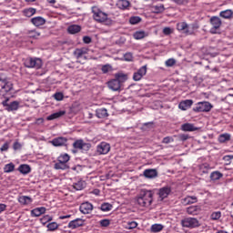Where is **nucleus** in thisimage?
<instances>
[{
    "mask_svg": "<svg viewBox=\"0 0 233 233\" xmlns=\"http://www.w3.org/2000/svg\"><path fill=\"white\" fill-rule=\"evenodd\" d=\"M135 202L140 208H148L154 203V193L152 190L141 189L135 198Z\"/></svg>",
    "mask_w": 233,
    "mask_h": 233,
    "instance_id": "f257e3e1",
    "label": "nucleus"
},
{
    "mask_svg": "<svg viewBox=\"0 0 233 233\" xmlns=\"http://www.w3.org/2000/svg\"><path fill=\"white\" fill-rule=\"evenodd\" d=\"M92 13L93 18L96 23H101L102 25H106V26H110L114 23V21L108 17V15L101 11L97 6L92 7Z\"/></svg>",
    "mask_w": 233,
    "mask_h": 233,
    "instance_id": "f03ea898",
    "label": "nucleus"
},
{
    "mask_svg": "<svg viewBox=\"0 0 233 233\" xmlns=\"http://www.w3.org/2000/svg\"><path fill=\"white\" fill-rule=\"evenodd\" d=\"M177 29L178 32L186 34V35H192L195 34L196 30H198V26L196 25H188L186 22H179L177 24Z\"/></svg>",
    "mask_w": 233,
    "mask_h": 233,
    "instance_id": "7ed1b4c3",
    "label": "nucleus"
},
{
    "mask_svg": "<svg viewBox=\"0 0 233 233\" xmlns=\"http://www.w3.org/2000/svg\"><path fill=\"white\" fill-rule=\"evenodd\" d=\"M181 225L185 228H197V227H199V220L195 218H186L181 220Z\"/></svg>",
    "mask_w": 233,
    "mask_h": 233,
    "instance_id": "20e7f679",
    "label": "nucleus"
},
{
    "mask_svg": "<svg viewBox=\"0 0 233 233\" xmlns=\"http://www.w3.org/2000/svg\"><path fill=\"white\" fill-rule=\"evenodd\" d=\"M214 108V106L210 102H198L194 108L195 112H210Z\"/></svg>",
    "mask_w": 233,
    "mask_h": 233,
    "instance_id": "39448f33",
    "label": "nucleus"
},
{
    "mask_svg": "<svg viewBox=\"0 0 233 233\" xmlns=\"http://www.w3.org/2000/svg\"><path fill=\"white\" fill-rule=\"evenodd\" d=\"M43 65L40 58H26L25 61V66L27 68H36L39 69Z\"/></svg>",
    "mask_w": 233,
    "mask_h": 233,
    "instance_id": "423d86ee",
    "label": "nucleus"
},
{
    "mask_svg": "<svg viewBox=\"0 0 233 233\" xmlns=\"http://www.w3.org/2000/svg\"><path fill=\"white\" fill-rule=\"evenodd\" d=\"M210 23L212 25V27L210 29V33L211 34H218V30H219V28H221V18L218 17V16H212L210 18Z\"/></svg>",
    "mask_w": 233,
    "mask_h": 233,
    "instance_id": "0eeeda50",
    "label": "nucleus"
},
{
    "mask_svg": "<svg viewBox=\"0 0 233 233\" xmlns=\"http://www.w3.org/2000/svg\"><path fill=\"white\" fill-rule=\"evenodd\" d=\"M110 152V144L106 142H101L96 146V153L99 156H105Z\"/></svg>",
    "mask_w": 233,
    "mask_h": 233,
    "instance_id": "6e6552de",
    "label": "nucleus"
},
{
    "mask_svg": "<svg viewBox=\"0 0 233 233\" xmlns=\"http://www.w3.org/2000/svg\"><path fill=\"white\" fill-rule=\"evenodd\" d=\"M12 90V84L6 82V79H2L0 77V94H6Z\"/></svg>",
    "mask_w": 233,
    "mask_h": 233,
    "instance_id": "1a4fd4ad",
    "label": "nucleus"
},
{
    "mask_svg": "<svg viewBox=\"0 0 233 233\" xmlns=\"http://www.w3.org/2000/svg\"><path fill=\"white\" fill-rule=\"evenodd\" d=\"M79 210L82 214H91L94 210V205L90 202H84L80 205Z\"/></svg>",
    "mask_w": 233,
    "mask_h": 233,
    "instance_id": "9d476101",
    "label": "nucleus"
},
{
    "mask_svg": "<svg viewBox=\"0 0 233 233\" xmlns=\"http://www.w3.org/2000/svg\"><path fill=\"white\" fill-rule=\"evenodd\" d=\"M143 76H147V66H143L133 75L134 81H141Z\"/></svg>",
    "mask_w": 233,
    "mask_h": 233,
    "instance_id": "9b49d317",
    "label": "nucleus"
},
{
    "mask_svg": "<svg viewBox=\"0 0 233 233\" xmlns=\"http://www.w3.org/2000/svg\"><path fill=\"white\" fill-rule=\"evenodd\" d=\"M83 225H85V220L82 218H76L74 220H71L67 227L68 228H71L72 230L76 229V228H79V227H83Z\"/></svg>",
    "mask_w": 233,
    "mask_h": 233,
    "instance_id": "f8f14e48",
    "label": "nucleus"
},
{
    "mask_svg": "<svg viewBox=\"0 0 233 233\" xmlns=\"http://www.w3.org/2000/svg\"><path fill=\"white\" fill-rule=\"evenodd\" d=\"M73 147L74 148H77L78 150H83V148L86 150L90 149V144L85 143V141H83L82 139L76 140L73 143Z\"/></svg>",
    "mask_w": 233,
    "mask_h": 233,
    "instance_id": "ddd939ff",
    "label": "nucleus"
},
{
    "mask_svg": "<svg viewBox=\"0 0 233 233\" xmlns=\"http://www.w3.org/2000/svg\"><path fill=\"white\" fill-rule=\"evenodd\" d=\"M186 212L189 214V216H198V214H201V206H190L187 208Z\"/></svg>",
    "mask_w": 233,
    "mask_h": 233,
    "instance_id": "4468645a",
    "label": "nucleus"
},
{
    "mask_svg": "<svg viewBox=\"0 0 233 233\" xmlns=\"http://www.w3.org/2000/svg\"><path fill=\"white\" fill-rule=\"evenodd\" d=\"M66 141H68L66 137H59L54 138L51 141V144L53 147H65V145H66Z\"/></svg>",
    "mask_w": 233,
    "mask_h": 233,
    "instance_id": "2eb2a0df",
    "label": "nucleus"
},
{
    "mask_svg": "<svg viewBox=\"0 0 233 233\" xmlns=\"http://www.w3.org/2000/svg\"><path fill=\"white\" fill-rule=\"evenodd\" d=\"M107 86L108 88H110V90H113L114 92H117V90H121V85L119 84V81L116 80V78L113 80H110L107 83Z\"/></svg>",
    "mask_w": 233,
    "mask_h": 233,
    "instance_id": "dca6fc26",
    "label": "nucleus"
},
{
    "mask_svg": "<svg viewBox=\"0 0 233 233\" xmlns=\"http://www.w3.org/2000/svg\"><path fill=\"white\" fill-rule=\"evenodd\" d=\"M170 192H172V189L168 187H165L159 189L158 196L159 198L163 201L166 198H168L170 195Z\"/></svg>",
    "mask_w": 233,
    "mask_h": 233,
    "instance_id": "f3484780",
    "label": "nucleus"
},
{
    "mask_svg": "<svg viewBox=\"0 0 233 233\" xmlns=\"http://www.w3.org/2000/svg\"><path fill=\"white\" fill-rule=\"evenodd\" d=\"M192 105H194V101H192L190 99H187V100L181 101L178 104V108L180 110H188V108H190V106H192Z\"/></svg>",
    "mask_w": 233,
    "mask_h": 233,
    "instance_id": "a211bd4d",
    "label": "nucleus"
},
{
    "mask_svg": "<svg viewBox=\"0 0 233 233\" xmlns=\"http://www.w3.org/2000/svg\"><path fill=\"white\" fill-rule=\"evenodd\" d=\"M46 212V208L41 207V208H35L33 210H31V216L32 218H39V216H42V214H45Z\"/></svg>",
    "mask_w": 233,
    "mask_h": 233,
    "instance_id": "6ab92c4d",
    "label": "nucleus"
},
{
    "mask_svg": "<svg viewBox=\"0 0 233 233\" xmlns=\"http://www.w3.org/2000/svg\"><path fill=\"white\" fill-rule=\"evenodd\" d=\"M74 54H75L76 59H81L85 56H86V54H88V48H86V47L78 48L74 52Z\"/></svg>",
    "mask_w": 233,
    "mask_h": 233,
    "instance_id": "aec40b11",
    "label": "nucleus"
},
{
    "mask_svg": "<svg viewBox=\"0 0 233 233\" xmlns=\"http://www.w3.org/2000/svg\"><path fill=\"white\" fill-rule=\"evenodd\" d=\"M66 114V111L61 110L56 113H53L50 116H47L48 121H54V119H59V117H63Z\"/></svg>",
    "mask_w": 233,
    "mask_h": 233,
    "instance_id": "412c9836",
    "label": "nucleus"
},
{
    "mask_svg": "<svg viewBox=\"0 0 233 233\" xmlns=\"http://www.w3.org/2000/svg\"><path fill=\"white\" fill-rule=\"evenodd\" d=\"M181 203H182V205H185V206L192 205L194 203H198V198H196L194 196L193 197H186V198H182Z\"/></svg>",
    "mask_w": 233,
    "mask_h": 233,
    "instance_id": "4be33fe9",
    "label": "nucleus"
},
{
    "mask_svg": "<svg viewBox=\"0 0 233 233\" xmlns=\"http://www.w3.org/2000/svg\"><path fill=\"white\" fill-rule=\"evenodd\" d=\"M31 23L35 25V26H43V25H45V23H46V20H45V18L41 17V16H36L31 19Z\"/></svg>",
    "mask_w": 233,
    "mask_h": 233,
    "instance_id": "5701e85b",
    "label": "nucleus"
},
{
    "mask_svg": "<svg viewBox=\"0 0 233 233\" xmlns=\"http://www.w3.org/2000/svg\"><path fill=\"white\" fill-rule=\"evenodd\" d=\"M144 176L148 179H154V177H157V171L156 169H146Z\"/></svg>",
    "mask_w": 233,
    "mask_h": 233,
    "instance_id": "b1692460",
    "label": "nucleus"
},
{
    "mask_svg": "<svg viewBox=\"0 0 233 233\" xmlns=\"http://www.w3.org/2000/svg\"><path fill=\"white\" fill-rule=\"evenodd\" d=\"M115 79L118 81V83L121 85L122 83H125L128 79V75L125 73H116L115 75Z\"/></svg>",
    "mask_w": 233,
    "mask_h": 233,
    "instance_id": "393cba45",
    "label": "nucleus"
},
{
    "mask_svg": "<svg viewBox=\"0 0 233 233\" xmlns=\"http://www.w3.org/2000/svg\"><path fill=\"white\" fill-rule=\"evenodd\" d=\"M96 114L98 119H105V117H108V111L106 108H98L96 109Z\"/></svg>",
    "mask_w": 233,
    "mask_h": 233,
    "instance_id": "a878e982",
    "label": "nucleus"
},
{
    "mask_svg": "<svg viewBox=\"0 0 233 233\" xmlns=\"http://www.w3.org/2000/svg\"><path fill=\"white\" fill-rule=\"evenodd\" d=\"M181 130L183 132H195V130H198V127H194V124L186 123L181 126Z\"/></svg>",
    "mask_w": 233,
    "mask_h": 233,
    "instance_id": "bb28decb",
    "label": "nucleus"
},
{
    "mask_svg": "<svg viewBox=\"0 0 233 233\" xmlns=\"http://www.w3.org/2000/svg\"><path fill=\"white\" fill-rule=\"evenodd\" d=\"M32 201H33L32 198L27 196H20L18 198V203H20V205H24V206L30 205Z\"/></svg>",
    "mask_w": 233,
    "mask_h": 233,
    "instance_id": "cd10ccee",
    "label": "nucleus"
},
{
    "mask_svg": "<svg viewBox=\"0 0 233 233\" xmlns=\"http://www.w3.org/2000/svg\"><path fill=\"white\" fill-rule=\"evenodd\" d=\"M116 6H118L120 10H127V8L130 6V2H128V0H118Z\"/></svg>",
    "mask_w": 233,
    "mask_h": 233,
    "instance_id": "c85d7f7f",
    "label": "nucleus"
},
{
    "mask_svg": "<svg viewBox=\"0 0 233 233\" xmlns=\"http://www.w3.org/2000/svg\"><path fill=\"white\" fill-rule=\"evenodd\" d=\"M220 17H223V19H232L233 17V11L230 9H227L224 11H221L219 13Z\"/></svg>",
    "mask_w": 233,
    "mask_h": 233,
    "instance_id": "c756f323",
    "label": "nucleus"
},
{
    "mask_svg": "<svg viewBox=\"0 0 233 233\" xmlns=\"http://www.w3.org/2000/svg\"><path fill=\"white\" fill-rule=\"evenodd\" d=\"M85 187H86V183L83 180H78L77 182L73 183L75 190H83Z\"/></svg>",
    "mask_w": 233,
    "mask_h": 233,
    "instance_id": "7c9ffc66",
    "label": "nucleus"
},
{
    "mask_svg": "<svg viewBox=\"0 0 233 233\" xmlns=\"http://www.w3.org/2000/svg\"><path fill=\"white\" fill-rule=\"evenodd\" d=\"M18 170L21 174L26 175V174H30L32 169L30 168V166L26 164H23L19 166Z\"/></svg>",
    "mask_w": 233,
    "mask_h": 233,
    "instance_id": "2f4dec72",
    "label": "nucleus"
},
{
    "mask_svg": "<svg viewBox=\"0 0 233 233\" xmlns=\"http://www.w3.org/2000/svg\"><path fill=\"white\" fill-rule=\"evenodd\" d=\"M54 168L56 170H66L68 168V164H66L65 162L57 161L55 164Z\"/></svg>",
    "mask_w": 233,
    "mask_h": 233,
    "instance_id": "473e14b6",
    "label": "nucleus"
},
{
    "mask_svg": "<svg viewBox=\"0 0 233 233\" xmlns=\"http://www.w3.org/2000/svg\"><path fill=\"white\" fill-rule=\"evenodd\" d=\"M19 108V102L13 101L9 104L8 107L5 108L7 112H14V110H17Z\"/></svg>",
    "mask_w": 233,
    "mask_h": 233,
    "instance_id": "72a5a7b5",
    "label": "nucleus"
},
{
    "mask_svg": "<svg viewBox=\"0 0 233 233\" xmlns=\"http://www.w3.org/2000/svg\"><path fill=\"white\" fill-rule=\"evenodd\" d=\"M67 32H69V34H77L78 32H81V26L77 25H69Z\"/></svg>",
    "mask_w": 233,
    "mask_h": 233,
    "instance_id": "f704fd0d",
    "label": "nucleus"
},
{
    "mask_svg": "<svg viewBox=\"0 0 233 233\" xmlns=\"http://www.w3.org/2000/svg\"><path fill=\"white\" fill-rule=\"evenodd\" d=\"M57 161H60L62 163H66V165H67L68 161H70V156L66 153L61 154L57 157Z\"/></svg>",
    "mask_w": 233,
    "mask_h": 233,
    "instance_id": "c9c22d12",
    "label": "nucleus"
},
{
    "mask_svg": "<svg viewBox=\"0 0 233 233\" xmlns=\"http://www.w3.org/2000/svg\"><path fill=\"white\" fill-rule=\"evenodd\" d=\"M147 33L145 31H137L133 34L134 39L139 40V39H145L147 37Z\"/></svg>",
    "mask_w": 233,
    "mask_h": 233,
    "instance_id": "e433bc0d",
    "label": "nucleus"
},
{
    "mask_svg": "<svg viewBox=\"0 0 233 233\" xmlns=\"http://www.w3.org/2000/svg\"><path fill=\"white\" fill-rule=\"evenodd\" d=\"M14 170H15V165H14V163L6 164L4 167V172L5 174H10V172H14Z\"/></svg>",
    "mask_w": 233,
    "mask_h": 233,
    "instance_id": "4c0bfd02",
    "label": "nucleus"
},
{
    "mask_svg": "<svg viewBox=\"0 0 233 233\" xmlns=\"http://www.w3.org/2000/svg\"><path fill=\"white\" fill-rule=\"evenodd\" d=\"M153 12L155 14H163V12H165V5L163 4L154 5Z\"/></svg>",
    "mask_w": 233,
    "mask_h": 233,
    "instance_id": "58836bf2",
    "label": "nucleus"
},
{
    "mask_svg": "<svg viewBox=\"0 0 233 233\" xmlns=\"http://www.w3.org/2000/svg\"><path fill=\"white\" fill-rule=\"evenodd\" d=\"M164 226L161 224H153L151 226V232L153 233H157V232H161V230H163Z\"/></svg>",
    "mask_w": 233,
    "mask_h": 233,
    "instance_id": "ea45409f",
    "label": "nucleus"
},
{
    "mask_svg": "<svg viewBox=\"0 0 233 233\" xmlns=\"http://www.w3.org/2000/svg\"><path fill=\"white\" fill-rule=\"evenodd\" d=\"M221 177H223V175L219 171H214L210 175L212 181H218V179H221Z\"/></svg>",
    "mask_w": 233,
    "mask_h": 233,
    "instance_id": "a19ab883",
    "label": "nucleus"
},
{
    "mask_svg": "<svg viewBox=\"0 0 233 233\" xmlns=\"http://www.w3.org/2000/svg\"><path fill=\"white\" fill-rule=\"evenodd\" d=\"M46 227L49 232H54L55 230H57V228H59V224H57L56 222H51L48 223Z\"/></svg>",
    "mask_w": 233,
    "mask_h": 233,
    "instance_id": "79ce46f5",
    "label": "nucleus"
},
{
    "mask_svg": "<svg viewBox=\"0 0 233 233\" xmlns=\"http://www.w3.org/2000/svg\"><path fill=\"white\" fill-rule=\"evenodd\" d=\"M100 210H102V212H110V210H112V205L110 203H103L100 206Z\"/></svg>",
    "mask_w": 233,
    "mask_h": 233,
    "instance_id": "37998d69",
    "label": "nucleus"
},
{
    "mask_svg": "<svg viewBox=\"0 0 233 233\" xmlns=\"http://www.w3.org/2000/svg\"><path fill=\"white\" fill-rule=\"evenodd\" d=\"M101 70H102L103 74H108V72H112L114 70V68L112 67V66L110 64H106V65L102 66Z\"/></svg>",
    "mask_w": 233,
    "mask_h": 233,
    "instance_id": "c03bdc74",
    "label": "nucleus"
},
{
    "mask_svg": "<svg viewBox=\"0 0 233 233\" xmlns=\"http://www.w3.org/2000/svg\"><path fill=\"white\" fill-rule=\"evenodd\" d=\"M219 143H227V141H230V135L222 134L218 137Z\"/></svg>",
    "mask_w": 233,
    "mask_h": 233,
    "instance_id": "a18cd8bd",
    "label": "nucleus"
},
{
    "mask_svg": "<svg viewBox=\"0 0 233 233\" xmlns=\"http://www.w3.org/2000/svg\"><path fill=\"white\" fill-rule=\"evenodd\" d=\"M35 14V8H27L24 10V15H25V17H32V15H34Z\"/></svg>",
    "mask_w": 233,
    "mask_h": 233,
    "instance_id": "49530a36",
    "label": "nucleus"
},
{
    "mask_svg": "<svg viewBox=\"0 0 233 233\" xmlns=\"http://www.w3.org/2000/svg\"><path fill=\"white\" fill-rule=\"evenodd\" d=\"M137 228V222L136 221L127 222L125 226V228H127V230H133V228Z\"/></svg>",
    "mask_w": 233,
    "mask_h": 233,
    "instance_id": "de8ad7c7",
    "label": "nucleus"
},
{
    "mask_svg": "<svg viewBox=\"0 0 233 233\" xmlns=\"http://www.w3.org/2000/svg\"><path fill=\"white\" fill-rule=\"evenodd\" d=\"M129 23L131 25H137V23H141V17H139V16H132L129 19Z\"/></svg>",
    "mask_w": 233,
    "mask_h": 233,
    "instance_id": "09e8293b",
    "label": "nucleus"
},
{
    "mask_svg": "<svg viewBox=\"0 0 233 233\" xmlns=\"http://www.w3.org/2000/svg\"><path fill=\"white\" fill-rule=\"evenodd\" d=\"M52 219L53 218L50 215H46L40 219V221L43 225H46V223H48V221H52Z\"/></svg>",
    "mask_w": 233,
    "mask_h": 233,
    "instance_id": "8fccbe9b",
    "label": "nucleus"
},
{
    "mask_svg": "<svg viewBox=\"0 0 233 233\" xmlns=\"http://www.w3.org/2000/svg\"><path fill=\"white\" fill-rule=\"evenodd\" d=\"M219 218H221V212H219V211L213 212L211 214V219H213L214 221L219 219Z\"/></svg>",
    "mask_w": 233,
    "mask_h": 233,
    "instance_id": "3c124183",
    "label": "nucleus"
},
{
    "mask_svg": "<svg viewBox=\"0 0 233 233\" xmlns=\"http://www.w3.org/2000/svg\"><path fill=\"white\" fill-rule=\"evenodd\" d=\"M174 65H176V59L174 58H169L166 61V66H174Z\"/></svg>",
    "mask_w": 233,
    "mask_h": 233,
    "instance_id": "603ef678",
    "label": "nucleus"
},
{
    "mask_svg": "<svg viewBox=\"0 0 233 233\" xmlns=\"http://www.w3.org/2000/svg\"><path fill=\"white\" fill-rule=\"evenodd\" d=\"M8 148H10V143L5 142L0 148L1 152H8Z\"/></svg>",
    "mask_w": 233,
    "mask_h": 233,
    "instance_id": "864d4df0",
    "label": "nucleus"
},
{
    "mask_svg": "<svg viewBox=\"0 0 233 233\" xmlns=\"http://www.w3.org/2000/svg\"><path fill=\"white\" fill-rule=\"evenodd\" d=\"M99 224H100V227L106 228L110 226V221L108 219H102L100 220Z\"/></svg>",
    "mask_w": 233,
    "mask_h": 233,
    "instance_id": "5fc2aeb1",
    "label": "nucleus"
},
{
    "mask_svg": "<svg viewBox=\"0 0 233 233\" xmlns=\"http://www.w3.org/2000/svg\"><path fill=\"white\" fill-rule=\"evenodd\" d=\"M63 93H56L54 95V98L56 100V101H63Z\"/></svg>",
    "mask_w": 233,
    "mask_h": 233,
    "instance_id": "6e6d98bb",
    "label": "nucleus"
},
{
    "mask_svg": "<svg viewBox=\"0 0 233 233\" xmlns=\"http://www.w3.org/2000/svg\"><path fill=\"white\" fill-rule=\"evenodd\" d=\"M173 142H174V138L170 137H164L162 141V143H165L166 145H168V143H173Z\"/></svg>",
    "mask_w": 233,
    "mask_h": 233,
    "instance_id": "4d7b16f0",
    "label": "nucleus"
},
{
    "mask_svg": "<svg viewBox=\"0 0 233 233\" xmlns=\"http://www.w3.org/2000/svg\"><path fill=\"white\" fill-rule=\"evenodd\" d=\"M41 35V34L37 33L36 31H30L29 32V37L37 38Z\"/></svg>",
    "mask_w": 233,
    "mask_h": 233,
    "instance_id": "13d9d810",
    "label": "nucleus"
},
{
    "mask_svg": "<svg viewBox=\"0 0 233 233\" xmlns=\"http://www.w3.org/2000/svg\"><path fill=\"white\" fill-rule=\"evenodd\" d=\"M172 3H176V5H187L188 0H171Z\"/></svg>",
    "mask_w": 233,
    "mask_h": 233,
    "instance_id": "bf43d9fd",
    "label": "nucleus"
},
{
    "mask_svg": "<svg viewBox=\"0 0 233 233\" xmlns=\"http://www.w3.org/2000/svg\"><path fill=\"white\" fill-rule=\"evenodd\" d=\"M134 56H132L131 53H127L124 55L125 61H132Z\"/></svg>",
    "mask_w": 233,
    "mask_h": 233,
    "instance_id": "052dcab7",
    "label": "nucleus"
},
{
    "mask_svg": "<svg viewBox=\"0 0 233 233\" xmlns=\"http://www.w3.org/2000/svg\"><path fill=\"white\" fill-rule=\"evenodd\" d=\"M163 34L165 35H170L172 34V29L170 27H165L163 29Z\"/></svg>",
    "mask_w": 233,
    "mask_h": 233,
    "instance_id": "680f3d73",
    "label": "nucleus"
},
{
    "mask_svg": "<svg viewBox=\"0 0 233 233\" xmlns=\"http://www.w3.org/2000/svg\"><path fill=\"white\" fill-rule=\"evenodd\" d=\"M83 42L86 45H90V43H92V38L90 36H84L83 37Z\"/></svg>",
    "mask_w": 233,
    "mask_h": 233,
    "instance_id": "e2e57ef3",
    "label": "nucleus"
},
{
    "mask_svg": "<svg viewBox=\"0 0 233 233\" xmlns=\"http://www.w3.org/2000/svg\"><path fill=\"white\" fill-rule=\"evenodd\" d=\"M21 147L22 146L19 142H15L14 145H13L14 150H20Z\"/></svg>",
    "mask_w": 233,
    "mask_h": 233,
    "instance_id": "0e129e2a",
    "label": "nucleus"
},
{
    "mask_svg": "<svg viewBox=\"0 0 233 233\" xmlns=\"http://www.w3.org/2000/svg\"><path fill=\"white\" fill-rule=\"evenodd\" d=\"M224 161H228L230 162L233 159V156L232 155H227L223 157Z\"/></svg>",
    "mask_w": 233,
    "mask_h": 233,
    "instance_id": "69168bd1",
    "label": "nucleus"
},
{
    "mask_svg": "<svg viewBox=\"0 0 233 233\" xmlns=\"http://www.w3.org/2000/svg\"><path fill=\"white\" fill-rule=\"evenodd\" d=\"M5 210H6V204H0V214H3V212H5Z\"/></svg>",
    "mask_w": 233,
    "mask_h": 233,
    "instance_id": "338daca9",
    "label": "nucleus"
},
{
    "mask_svg": "<svg viewBox=\"0 0 233 233\" xmlns=\"http://www.w3.org/2000/svg\"><path fill=\"white\" fill-rule=\"evenodd\" d=\"M3 106H5V108H8L10 106V104H8V99L2 102Z\"/></svg>",
    "mask_w": 233,
    "mask_h": 233,
    "instance_id": "774afa93",
    "label": "nucleus"
}]
</instances>
